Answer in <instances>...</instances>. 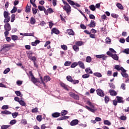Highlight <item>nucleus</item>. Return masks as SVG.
Wrapping results in <instances>:
<instances>
[{
  "label": "nucleus",
  "instance_id": "obj_1",
  "mask_svg": "<svg viewBox=\"0 0 129 129\" xmlns=\"http://www.w3.org/2000/svg\"><path fill=\"white\" fill-rule=\"evenodd\" d=\"M87 104L90 106V107L86 106L85 107L87 109H88L89 111H91V112H95L96 109L94 108V106L92 103H91L90 101H88L87 102Z\"/></svg>",
  "mask_w": 129,
  "mask_h": 129
},
{
  "label": "nucleus",
  "instance_id": "obj_2",
  "mask_svg": "<svg viewBox=\"0 0 129 129\" xmlns=\"http://www.w3.org/2000/svg\"><path fill=\"white\" fill-rule=\"evenodd\" d=\"M63 10L67 12V14H69L71 12V7L69 4H67L63 7Z\"/></svg>",
  "mask_w": 129,
  "mask_h": 129
},
{
  "label": "nucleus",
  "instance_id": "obj_3",
  "mask_svg": "<svg viewBox=\"0 0 129 129\" xmlns=\"http://www.w3.org/2000/svg\"><path fill=\"white\" fill-rule=\"evenodd\" d=\"M97 94L99 95V96H101L102 97H103L104 96V93L102 91V90L100 89H98L96 90Z\"/></svg>",
  "mask_w": 129,
  "mask_h": 129
},
{
  "label": "nucleus",
  "instance_id": "obj_4",
  "mask_svg": "<svg viewBox=\"0 0 129 129\" xmlns=\"http://www.w3.org/2000/svg\"><path fill=\"white\" fill-rule=\"evenodd\" d=\"M71 97L74 98L75 99L78 100L79 99V96L77 95H76L74 93L71 92L69 93Z\"/></svg>",
  "mask_w": 129,
  "mask_h": 129
},
{
  "label": "nucleus",
  "instance_id": "obj_5",
  "mask_svg": "<svg viewBox=\"0 0 129 129\" xmlns=\"http://www.w3.org/2000/svg\"><path fill=\"white\" fill-rule=\"evenodd\" d=\"M5 31H11V25L9 23H6L4 26Z\"/></svg>",
  "mask_w": 129,
  "mask_h": 129
},
{
  "label": "nucleus",
  "instance_id": "obj_6",
  "mask_svg": "<svg viewBox=\"0 0 129 129\" xmlns=\"http://www.w3.org/2000/svg\"><path fill=\"white\" fill-rule=\"evenodd\" d=\"M53 33L54 34H56V35H58V34H59L60 32H59V30H58L57 29L53 28L51 32V35H53Z\"/></svg>",
  "mask_w": 129,
  "mask_h": 129
},
{
  "label": "nucleus",
  "instance_id": "obj_7",
  "mask_svg": "<svg viewBox=\"0 0 129 129\" xmlns=\"http://www.w3.org/2000/svg\"><path fill=\"white\" fill-rule=\"evenodd\" d=\"M77 124H78V120L77 119L73 120L70 123V125L72 126L76 125Z\"/></svg>",
  "mask_w": 129,
  "mask_h": 129
},
{
  "label": "nucleus",
  "instance_id": "obj_8",
  "mask_svg": "<svg viewBox=\"0 0 129 129\" xmlns=\"http://www.w3.org/2000/svg\"><path fill=\"white\" fill-rule=\"evenodd\" d=\"M116 98L117 102H118L119 103H123V102H124L122 97L117 96Z\"/></svg>",
  "mask_w": 129,
  "mask_h": 129
},
{
  "label": "nucleus",
  "instance_id": "obj_9",
  "mask_svg": "<svg viewBox=\"0 0 129 129\" xmlns=\"http://www.w3.org/2000/svg\"><path fill=\"white\" fill-rule=\"evenodd\" d=\"M78 65L79 66L80 68H82V69H85V67L84 66V63L82 62V61H79L78 62Z\"/></svg>",
  "mask_w": 129,
  "mask_h": 129
},
{
  "label": "nucleus",
  "instance_id": "obj_10",
  "mask_svg": "<svg viewBox=\"0 0 129 129\" xmlns=\"http://www.w3.org/2000/svg\"><path fill=\"white\" fill-rule=\"evenodd\" d=\"M31 81L33 83H37V82H40V81L39 80V79L35 78V77H33L32 78H31Z\"/></svg>",
  "mask_w": 129,
  "mask_h": 129
},
{
  "label": "nucleus",
  "instance_id": "obj_11",
  "mask_svg": "<svg viewBox=\"0 0 129 129\" xmlns=\"http://www.w3.org/2000/svg\"><path fill=\"white\" fill-rule=\"evenodd\" d=\"M109 93L110 95L112 96H115L117 93L115 92V91L112 90H109Z\"/></svg>",
  "mask_w": 129,
  "mask_h": 129
},
{
  "label": "nucleus",
  "instance_id": "obj_12",
  "mask_svg": "<svg viewBox=\"0 0 129 129\" xmlns=\"http://www.w3.org/2000/svg\"><path fill=\"white\" fill-rule=\"evenodd\" d=\"M88 26L90 27V28H94V27H95V23L94 21L91 20L90 24H89Z\"/></svg>",
  "mask_w": 129,
  "mask_h": 129
},
{
  "label": "nucleus",
  "instance_id": "obj_13",
  "mask_svg": "<svg viewBox=\"0 0 129 129\" xmlns=\"http://www.w3.org/2000/svg\"><path fill=\"white\" fill-rule=\"evenodd\" d=\"M85 71L86 73H88L89 74H92L93 73L91 69H90V68H86Z\"/></svg>",
  "mask_w": 129,
  "mask_h": 129
},
{
  "label": "nucleus",
  "instance_id": "obj_14",
  "mask_svg": "<svg viewBox=\"0 0 129 129\" xmlns=\"http://www.w3.org/2000/svg\"><path fill=\"white\" fill-rule=\"evenodd\" d=\"M52 116L53 117H59L60 116V113L59 112H54L52 114Z\"/></svg>",
  "mask_w": 129,
  "mask_h": 129
},
{
  "label": "nucleus",
  "instance_id": "obj_15",
  "mask_svg": "<svg viewBox=\"0 0 129 129\" xmlns=\"http://www.w3.org/2000/svg\"><path fill=\"white\" fill-rule=\"evenodd\" d=\"M50 80H51V78L48 76L44 77V81L45 82H48V81H50Z\"/></svg>",
  "mask_w": 129,
  "mask_h": 129
},
{
  "label": "nucleus",
  "instance_id": "obj_16",
  "mask_svg": "<svg viewBox=\"0 0 129 129\" xmlns=\"http://www.w3.org/2000/svg\"><path fill=\"white\" fill-rule=\"evenodd\" d=\"M111 57L114 60H115L116 61L118 60V56H117L116 54H112Z\"/></svg>",
  "mask_w": 129,
  "mask_h": 129
},
{
  "label": "nucleus",
  "instance_id": "obj_17",
  "mask_svg": "<svg viewBox=\"0 0 129 129\" xmlns=\"http://www.w3.org/2000/svg\"><path fill=\"white\" fill-rule=\"evenodd\" d=\"M30 24L31 25H35L36 24V19L34 17H31L30 19Z\"/></svg>",
  "mask_w": 129,
  "mask_h": 129
},
{
  "label": "nucleus",
  "instance_id": "obj_18",
  "mask_svg": "<svg viewBox=\"0 0 129 129\" xmlns=\"http://www.w3.org/2000/svg\"><path fill=\"white\" fill-rule=\"evenodd\" d=\"M1 113H2L3 114H7V115L12 114V112H10L8 110L2 111L1 112Z\"/></svg>",
  "mask_w": 129,
  "mask_h": 129
},
{
  "label": "nucleus",
  "instance_id": "obj_19",
  "mask_svg": "<svg viewBox=\"0 0 129 129\" xmlns=\"http://www.w3.org/2000/svg\"><path fill=\"white\" fill-rule=\"evenodd\" d=\"M67 32H68V34L69 35H72V36H74V31H73V30H72V29H68L67 30Z\"/></svg>",
  "mask_w": 129,
  "mask_h": 129
},
{
  "label": "nucleus",
  "instance_id": "obj_20",
  "mask_svg": "<svg viewBox=\"0 0 129 129\" xmlns=\"http://www.w3.org/2000/svg\"><path fill=\"white\" fill-rule=\"evenodd\" d=\"M39 43H40V40H35L34 42H33L31 43V45L32 46H37V44H39Z\"/></svg>",
  "mask_w": 129,
  "mask_h": 129
},
{
  "label": "nucleus",
  "instance_id": "obj_21",
  "mask_svg": "<svg viewBox=\"0 0 129 129\" xmlns=\"http://www.w3.org/2000/svg\"><path fill=\"white\" fill-rule=\"evenodd\" d=\"M4 18H9L10 17V13H9V12H7V11H5L4 12Z\"/></svg>",
  "mask_w": 129,
  "mask_h": 129
},
{
  "label": "nucleus",
  "instance_id": "obj_22",
  "mask_svg": "<svg viewBox=\"0 0 129 129\" xmlns=\"http://www.w3.org/2000/svg\"><path fill=\"white\" fill-rule=\"evenodd\" d=\"M105 41L107 44H109V45H110V43H111V39H110V38L107 37L105 39Z\"/></svg>",
  "mask_w": 129,
  "mask_h": 129
},
{
  "label": "nucleus",
  "instance_id": "obj_23",
  "mask_svg": "<svg viewBox=\"0 0 129 129\" xmlns=\"http://www.w3.org/2000/svg\"><path fill=\"white\" fill-rule=\"evenodd\" d=\"M31 11V5H27L26 8V12L29 13Z\"/></svg>",
  "mask_w": 129,
  "mask_h": 129
},
{
  "label": "nucleus",
  "instance_id": "obj_24",
  "mask_svg": "<svg viewBox=\"0 0 129 129\" xmlns=\"http://www.w3.org/2000/svg\"><path fill=\"white\" fill-rule=\"evenodd\" d=\"M93 74L94 76H96V77H102V75L100 73H94Z\"/></svg>",
  "mask_w": 129,
  "mask_h": 129
},
{
  "label": "nucleus",
  "instance_id": "obj_25",
  "mask_svg": "<svg viewBox=\"0 0 129 129\" xmlns=\"http://www.w3.org/2000/svg\"><path fill=\"white\" fill-rule=\"evenodd\" d=\"M86 61L87 62V63H90V62L92 61L91 57L89 56H87Z\"/></svg>",
  "mask_w": 129,
  "mask_h": 129
},
{
  "label": "nucleus",
  "instance_id": "obj_26",
  "mask_svg": "<svg viewBox=\"0 0 129 129\" xmlns=\"http://www.w3.org/2000/svg\"><path fill=\"white\" fill-rule=\"evenodd\" d=\"M60 86H61V87H63V88L66 89V90H68V88H67V87L66 86V85H65V84H64L63 83H60Z\"/></svg>",
  "mask_w": 129,
  "mask_h": 129
},
{
  "label": "nucleus",
  "instance_id": "obj_27",
  "mask_svg": "<svg viewBox=\"0 0 129 129\" xmlns=\"http://www.w3.org/2000/svg\"><path fill=\"white\" fill-rule=\"evenodd\" d=\"M38 9H39V11H44V12L45 13H46V12H45L46 9H45V8H44V7H43V6H38Z\"/></svg>",
  "mask_w": 129,
  "mask_h": 129
},
{
  "label": "nucleus",
  "instance_id": "obj_28",
  "mask_svg": "<svg viewBox=\"0 0 129 129\" xmlns=\"http://www.w3.org/2000/svg\"><path fill=\"white\" fill-rule=\"evenodd\" d=\"M67 111L66 110H63L62 111H61L60 114L61 115H62V116H64V115H66L67 114Z\"/></svg>",
  "mask_w": 129,
  "mask_h": 129
},
{
  "label": "nucleus",
  "instance_id": "obj_29",
  "mask_svg": "<svg viewBox=\"0 0 129 129\" xmlns=\"http://www.w3.org/2000/svg\"><path fill=\"white\" fill-rule=\"evenodd\" d=\"M116 7H117L120 10H123V7L119 3H117L116 4Z\"/></svg>",
  "mask_w": 129,
  "mask_h": 129
},
{
  "label": "nucleus",
  "instance_id": "obj_30",
  "mask_svg": "<svg viewBox=\"0 0 129 129\" xmlns=\"http://www.w3.org/2000/svg\"><path fill=\"white\" fill-rule=\"evenodd\" d=\"M15 94L17 96H21V97L23 96V95L21 93V92H20L19 91H15Z\"/></svg>",
  "mask_w": 129,
  "mask_h": 129
},
{
  "label": "nucleus",
  "instance_id": "obj_31",
  "mask_svg": "<svg viewBox=\"0 0 129 129\" xmlns=\"http://www.w3.org/2000/svg\"><path fill=\"white\" fill-rule=\"evenodd\" d=\"M104 124H106L107 125H110L111 124V123L108 121V120H105L104 121Z\"/></svg>",
  "mask_w": 129,
  "mask_h": 129
},
{
  "label": "nucleus",
  "instance_id": "obj_32",
  "mask_svg": "<svg viewBox=\"0 0 129 129\" xmlns=\"http://www.w3.org/2000/svg\"><path fill=\"white\" fill-rule=\"evenodd\" d=\"M19 103L20 104V105H22V106H26V103H25V101L23 100H20L19 102Z\"/></svg>",
  "mask_w": 129,
  "mask_h": 129
},
{
  "label": "nucleus",
  "instance_id": "obj_33",
  "mask_svg": "<svg viewBox=\"0 0 129 129\" xmlns=\"http://www.w3.org/2000/svg\"><path fill=\"white\" fill-rule=\"evenodd\" d=\"M73 49L76 52H78V51H79V47H78L77 45H74Z\"/></svg>",
  "mask_w": 129,
  "mask_h": 129
},
{
  "label": "nucleus",
  "instance_id": "obj_34",
  "mask_svg": "<svg viewBox=\"0 0 129 129\" xmlns=\"http://www.w3.org/2000/svg\"><path fill=\"white\" fill-rule=\"evenodd\" d=\"M12 116L13 117V118H16V117H17L18 116V115H19V113L18 112H14V113H12Z\"/></svg>",
  "mask_w": 129,
  "mask_h": 129
},
{
  "label": "nucleus",
  "instance_id": "obj_35",
  "mask_svg": "<svg viewBox=\"0 0 129 129\" xmlns=\"http://www.w3.org/2000/svg\"><path fill=\"white\" fill-rule=\"evenodd\" d=\"M49 2H52V5L53 7H55L57 5V0H48Z\"/></svg>",
  "mask_w": 129,
  "mask_h": 129
},
{
  "label": "nucleus",
  "instance_id": "obj_36",
  "mask_svg": "<svg viewBox=\"0 0 129 129\" xmlns=\"http://www.w3.org/2000/svg\"><path fill=\"white\" fill-rule=\"evenodd\" d=\"M10 126H11V125H3L1 126V128L2 129H7V128H9V127H10Z\"/></svg>",
  "mask_w": 129,
  "mask_h": 129
},
{
  "label": "nucleus",
  "instance_id": "obj_37",
  "mask_svg": "<svg viewBox=\"0 0 129 129\" xmlns=\"http://www.w3.org/2000/svg\"><path fill=\"white\" fill-rule=\"evenodd\" d=\"M11 38L13 41L18 40V36L17 35H12Z\"/></svg>",
  "mask_w": 129,
  "mask_h": 129
},
{
  "label": "nucleus",
  "instance_id": "obj_38",
  "mask_svg": "<svg viewBox=\"0 0 129 129\" xmlns=\"http://www.w3.org/2000/svg\"><path fill=\"white\" fill-rule=\"evenodd\" d=\"M11 20V17H6L4 20V23H9Z\"/></svg>",
  "mask_w": 129,
  "mask_h": 129
},
{
  "label": "nucleus",
  "instance_id": "obj_39",
  "mask_svg": "<svg viewBox=\"0 0 129 129\" xmlns=\"http://www.w3.org/2000/svg\"><path fill=\"white\" fill-rule=\"evenodd\" d=\"M61 49H62L63 50H64L65 51H66V50H67V49H68V47H67V46L66 45H61Z\"/></svg>",
  "mask_w": 129,
  "mask_h": 129
},
{
  "label": "nucleus",
  "instance_id": "obj_40",
  "mask_svg": "<svg viewBox=\"0 0 129 129\" xmlns=\"http://www.w3.org/2000/svg\"><path fill=\"white\" fill-rule=\"evenodd\" d=\"M78 65V63L77 62H74L72 64L71 67V68H75Z\"/></svg>",
  "mask_w": 129,
  "mask_h": 129
},
{
  "label": "nucleus",
  "instance_id": "obj_41",
  "mask_svg": "<svg viewBox=\"0 0 129 129\" xmlns=\"http://www.w3.org/2000/svg\"><path fill=\"white\" fill-rule=\"evenodd\" d=\"M121 74L122 76H123V77H125V78H126L128 76V75H127V74H126L125 72L121 73Z\"/></svg>",
  "mask_w": 129,
  "mask_h": 129
},
{
  "label": "nucleus",
  "instance_id": "obj_42",
  "mask_svg": "<svg viewBox=\"0 0 129 129\" xmlns=\"http://www.w3.org/2000/svg\"><path fill=\"white\" fill-rule=\"evenodd\" d=\"M71 82L73 84H78V83H79V81L76 80H73Z\"/></svg>",
  "mask_w": 129,
  "mask_h": 129
},
{
  "label": "nucleus",
  "instance_id": "obj_43",
  "mask_svg": "<svg viewBox=\"0 0 129 129\" xmlns=\"http://www.w3.org/2000/svg\"><path fill=\"white\" fill-rule=\"evenodd\" d=\"M67 79L68 81H70V82H72V80H73V79H72V77L70 76H68L67 77Z\"/></svg>",
  "mask_w": 129,
  "mask_h": 129
},
{
  "label": "nucleus",
  "instance_id": "obj_44",
  "mask_svg": "<svg viewBox=\"0 0 129 129\" xmlns=\"http://www.w3.org/2000/svg\"><path fill=\"white\" fill-rule=\"evenodd\" d=\"M69 118V116H64L63 117H61L59 118V120H63V119H67Z\"/></svg>",
  "mask_w": 129,
  "mask_h": 129
},
{
  "label": "nucleus",
  "instance_id": "obj_45",
  "mask_svg": "<svg viewBox=\"0 0 129 129\" xmlns=\"http://www.w3.org/2000/svg\"><path fill=\"white\" fill-rule=\"evenodd\" d=\"M2 109H3V110L9 109V105H3L2 107Z\"/></svg>",
  "mask_w": 129,
  "mask_h": 129
},
{
  "label": "nucleus",
  "instance_id": "obj_46",
  "mask_svg": "<svg viewBox=\"0 0 129 129\" xmlns=\"http://www.w3.org/2000/svg\"><path fill=\"white\" fill-rule=\"evenodd\" d=\"M89 8L90 9V10H91V11H95V6H94V5H92L91 6H89Z\"/></svg>",
  "mask_w": 129,
  "mask_h": 129
},
{
  "label": "nucleus",
  "instance_id": "obj_47",
  "mask_svg": "<svg viewBox=\"0 0 129 129\" xmlns=\"http://www.w3.org/2000/svg\"><path fill=\"white\" fill-rule=\"evenodd\" d=\"M76 45H77V46H82L83 42H82V41H78L76 43Z\"/></svg>",
  "mask_w": 129,
  "mask_h": 129
},
{
  "label": "nucleus",
  "instance_id": "obj_48",
  "mask_svg": "<svg viewBox=\"0 0 129 129\" xmlns=\"http://www.w3.org/2000/svg\"><path fill=\"white\" fill-rule=\"evenodd\" d=\"M67 1L69 2L70 5H71V6H74L75 5V3H74V2H73L71 0H67Z\"/></svg>",
  "mask_w": 129,
  "mask_h": 129
},
{
  "label": "nucleus",
  "instance_id": "obj_49",
  "mask_svg": "<svg viewBox=\"0 0 129 129\" xmlns=\"http://www.w3.org/2000/svg\"><path fill=\"white\" fill-rule=\"evenodd\" d=\"M10 70H11L10 69V68H7V69H6L4 71V74H8V73H9V72H10Z\"/></svg>",
  "mask_w": 129,
  "mask_h": 129
},
{
  "label": "nucleus",
  "instance_id": "obj_50",
  "mask_svg": "<svg viewBox=\"0 0 129 129\" xmlns=\"http://www.w3.org/2000/svg\"><path fill=\"white\" fill-rule=\"evenodd\" d=\"M20 35H21V36H33V34H31V33H30V34H29V33H25V34H24L21 33H20Z\"/></svg>",
  "mask_w": 129,
  "mask_h": 129
},
{
  "label": "nucleus",
  "instance_id": "obj_51",
  "mask_svg": "<svg viewBox=\"0 0 129 129\" xmlns=\"http://www.w3.org/2000/svg\"><path fill=\"white\" fill-rule=\"evenodd\" d=\"M104 56V54L96 55V58H98V59H100L103 57Z\"/></svg>",
  "mask_w": 129,
  "mask_h": 129
},
{
  "label": "nucleus",
  "instance_id": "obj_52",
  "mask_svg": "<svg viewBox=\"0 0 129 129\" xmlns=\"http://www.w3.org/2000/svg\"><path fill=\"white\" fill-rule=\"evenodd\" d=\"M108 101H109V98L108 97V96H105V103H107L108 102Z\"/></svg>",
  "mask_w": 129,
  "mask_h": 129
},
{
  "label": "nucleus",
  "instance_id": "obj_53",
  "mask_svg": "<svg viewBox=\"0 0 129 129\" xmlns=\"http://www.w3.org/2000/svg\"><path fill=\"white\" fill-rule=\"evenodd\" d=\"M16 122H17V120H16V119H14V120H12L10 121V123L12 125H13L15 124Z\"/></svg>",
  "mask_w": 129,
  "mask_h": 129
},
{
  "label": "nucleus",
  "instance_id": "obj_54",
  "mask_svg": "<svg viewBox=\"0 0 129 129\" xmlns=\"http://www.w3.org/2000/svg\"><path fill=\"white\" fill-rule=\"evenodd\" d=\"M16 17V15L15 14H13L11 16V23H13L14 21H15V17Z\"/></svg>",
  "mask_w": 129,
  "mask_h": 129
},
{
  "label": "nucleus",
  "instance_id": "obj_55",
  "mask_svg": "<svg viewBox=\"0 0 129 129\" xmlns=\"http://www.w3.org/2000/svg\"><path fill=\"white\" fill-rule=\"evenodd\" d=\"M71 64V61H67L64 63V66H70Z\"/></svg>",
  "mask_w": 129,
  "mask_h": 129
},
{
  "label": "nucleus",
  "instance_id": "obj_56",
  "mask_svg": "<svg viewBox=\"0 0 129 129\" xmlns=\"http://www.w3.org/2000/svg\"><path fill=\"white\" fill-rule=\"evenodd\" d=\"M120 87L123 90H125V84L124 83L121 84Z\"/></svg>",
  "mask_w": 129,
  "mask_h": 129
},
{
  "label": "nucleus",
  "instance_id": "obj_57",
  "mask_svg": "<svg viewBox=\"0 0 129 129\" xmlns=\"http://www.w3.org/2000/svg\"><path fill=\"white\" fill-rule=\"evenodd\" d=\"M17 12V8L16 7H14L13 9L11 11V14H14V13H16Z\"/></svg>",
  "mask_w": 129,
  "mask_h": 129
},
{
  "label": "nucleus",
  "instance_id": "obj_58",
  "mask_svg": "<svg viewBox=\"0 0 129 129\" xmlns=\"http://www.w3.org/2000/svg\"><path fill=\"white\" fill-rule=\"evenodd\" d=\"M32 12H33V15H36L38 12V10L35 8H32Z\"/></svg>",
  "mask_w": 129,
  "mask_h": 129
},
{
  "label": "nucleus",
  "instance_id": "obj_59",
  "mask_svg": "<svg viewBox=\"0 0 129 129\" xmlns=\"http://www.w3.org/2000/svg\"><path fill=\"white\" fill-rule=\"evenodd\" d=\"M89 76H90L89 74H86L83 75L82 76V78H84V79H85V78H88L89 77Z\"/></svg>",
  "mask_w": 129,
  "mask_h": 129
},
{
  "label": "nucleus",
  "instance_id": "obj_60",
  "mask_svg": "<svg viewBox=\"0 0 129 129\" xmlns=\"http://www.w3.org/2000/svg\"><path fill=\"white\" fill-rule=\"evenodd\" d=\"M111 17H112V18H114L115 19H116V18H118V15L114 13L111 14Z\"/></svg>",
  "mask_w": 129,
  "mask_h": 129
},
{
  "label": "nucleus",
  "instance_id": "obj_61",
  "mask_svg": "<svg viewBox=\"0 0 129 129\" xmlns=\"http://www.w3.org/2000/svg\"><path fill=\"white\" fill-rule=\"evenodd\" d=\"M119 42H120V43H121L122 44H124V42H125V40L124 39V38H120Z\"/></svg>",
  "mask_w": 129,
  "mask_h": 129
},
{
  "label": "nucleus",
  "instance_id": "obj_62",
  "mask_svg": "<svg viewBox=\"0 0 129 129\" xmlns=\"http://www.w3.org/2000/svg\"><path fill=\"white\" fill-rule=\"evenodd\" d=\"M3 49H7V48H10V47H11V45L9 44H5L4 45H3Z\"/></svg>",
  "mask_w": 129,
  "mask_h": 129
},
{
  "label": "nucleus",
  "instance_id": "obj_63",
  "mask_svg": "<svg viewBox=\"0 0 129 129\" xmlns=\"http://www.w3.org/2000/svg\"><path fill=\"white\" fill-rule=\"evenodd\" d=\"M32 112H33V113H35L36 112H38V108H35L34 109H32Z\"/></svg>",
  "mask_w": 129,
  "mask_h": 129
},
{
  "label": "nucleus",
  "instance_id": "obj_64",
  "mask_svg": "<svg viewBox=\"0 0 129 129\" xmlns=\"http://www.w3.org/2000/svg\"><path fill=\"white\" fill-rule=\"evenodd\" d=\"M123 52V53H125V54H129V48L125 49Z\"/></svg>",
  "mask_w": 129,
  "mask_h": 129
}]
</instances>
